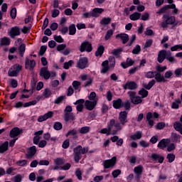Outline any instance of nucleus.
<instances>
[{
    "mask_svg": "<svg viewBox=\"0 0 182 182\" xmlns=\"http://www.w3.org/2000/svg\"><path fill=\"white\" fill-rule=\"evenodd\" d=\"M121 127L119 124H116L114 119H110L107 123V128L102 129L99 133L100 134H106L107 136H110V134L114 135L117 134V132L120 131Z\"/></svg>",
    "mask_w": 182,
    "mask_h": 182,
    "instance_id": "obj_1",
    "label": "nucleus"
},
{
    "mask_svg": "<svg viewBox=\"0 0 182 182\" xmlns=\"http://www.w3.org/2000/svg\"><path fill=\"white\" fill-rule=\"evenodd\" d=\"M109 60L103 61L102 63V68L101 73H106L110 68L113 69L116 65V60L114 58L111 57Z\"/></svg>",
    "mask_w": 182,
    "mask_h": 182,
    "instance_id": "obj_2",
    "label": "nucleus"
},
{
    "mask_svg": "<svg viewBox=\"0 0 182 182\" xmlns=\"http://www.w3.org/2000/svg\"><path fill=\"white\" fill-rule=\"evenodd\" d=\"M176 23V17L168 14L164 15V21L160 24L161 28H167L168 25H174Z\"/></svg>",
    "mask_w": 182,
    "mask_h": 182,
    "instance_id": "obj_3",
    "label": "nucleus"
},
{
    "mask_svg": "<svg viewBox=\"0 0 182 182\" xmlns=\"http://www.w3.org/2000/svg\"><path fill=\"white\" fill-rule=\"evenodd\" d=\"M22 70V65L20 64H14L12 65L8 73L9 76L11 77H15L19 75V72Z\"/></svg>",
    "mask_w": 182,
    "mask_h": 182,
    "instance_id": "obj_4",
    "label": "nucleus"
},
{
    "mask_svg": "<svg viewBox=\"0 0 182 182\" xmlns=\"http://www.w3.org/2000/svg\"><path fill=\"white\" fill-rule=\"evenodd\" d=\"M119 122H115V124L120 125V130L123 129V126L127 123V112L122 111L119 114Z\"/></svg>",
    "mask_w": 182,
    "mask_h": 182,
    "instance_id": "obj_5",
    "label": "nucleus"
},
{
    "mask_svg": "<svg viewBox=\"0 0 182 182\" xmlns=\"http://www.w3.org/2000/svg\"><path fill=\"white\" fill-rule=\"evenodd\" d=\"M128 95L129 96L130 102L133 105H140L143 100L141 97L136 95V92L129 91L128 92Z\"/></svg>",
    "mask_w": 182,
    "mask_h": 182,
    "instance_id": "obj_6",
    "label": "nucleus"
},
{
    "mask_svg": "<svg viewBox=\"0 0 182 182\" xmlns=\"http://www.w3.org/2000/svg\"><path fill=\"white\" fill-rule=\"evenodd\" d=\"M89 63V60L86 57H81L77 62V68L78 69H86Z\"/></svg>",
    "mask_w": 182,
    "mask_h": 182,
    "instance_id": "obj_7",
    "label": "nucleus"
},
{
    "mask_svg": "<svg viewBox=\"0 0 182 182\" xmlns=\"http://www.w3.org/2000/svg\"><path fill=\"white\" fill-rule=\"evenodd\" d=\"M116 161H117V158L116 156L112 157L111 159L104 161V168H110L112 167H114L116 165Z\"/></svg>",
    "mask_w": 182,
    "mask_h": 182,
    "instance_id": "obj_8",
    "label": "nucleus"
},
{
    "mask_svg": "<svg viewBox=\"0 0 182 182\" xmlns=\"http://www.w3.org/2000/svg\"><path fill=\"white\" fill-rule=\"evenodd\" d=\"M8 35H9L12 38H16V36H19V35H21V28L18 26L12 27L9 31Z\"/></svg>",
    "mask_w": 182,
    "mask_h": 182,
    "instance_id": "obj_9",
    "label": "nucleus"
},
{
    "mask_svg": "<svg viewBox=\"0 0 182 182\" xmlns=\"http://www.w3.org/2000/svg\"><path fill=\"white\" fill-rule=\"evenodd\" d=\"M55 166L52 168V170L56 171L60 170L63 164H65V159L62 158H57L54 159Z\"/></svg>",
    "mask_w": 182,
    "mask_h": 182,
    "instance_id": "obj_10",
    "label": "nucleus"
},
{
    "mask_svg": "<svg viewBox=\"0 0 182 182\" xmlns=\"http://www.w3.org/2000/svg\"><path fill=\"white\" fill-rule=\"evenodd\" d=\"M123 89H124V90H127V89H129V90H134L137 89V83L134 81H128L123 85Z\"/></svg>",
    "mask_w": 182,
    "mask_h": 182,
    "instance_id": "obj_11",
    "label": "nucleus"
},
{
    "mask_svg": "<svg viewBox=\"0 0 182 182\" xmlns=\"http://www.w3.org/2000/svg\"><path fill=\"white\" fill-rule=\"evenodd\" d=\"M53 116V112L49 111L48 112L44 114L43 115H41L38 118V122L39 123H42V122H45L46 120H48V119H50Z\"/></svg>",
    "mask_w": 182,
    "mask_h": 182,
    "instance_id": "obj_12",
    "label": "nucleus"
},
{
    "mask_svg": "<svg viewBox=\"0 0 182 182\" xmlns=\"http://www.w3.org/2000/svg\"><path fill=\"white\" fill-rule=\"evenodd\" d=\"M40 75L46 80H48L50 77V72H49L48 68L43 67L41 69Z\"/></svg>",
    "mask_w": 182,
    "mask_h": 182,
    "instance_id": "obj_13",
    "label": "nucleus"
},
{
    "mask_svg": "<svg viewBox=\"0 0 182 182\" xmlns=\"http://www.w3.org/2000/svg\"><path fill=\"white\" fill-rule=\"evenodd\" d=\"M92 52V44L89 42H84L81 44L80 52Z\"/></svg>",
    "mask_w": 182,
    "mask_h": 182,
    "instance_id": "obj_14",
    "label": "nucleus"
},
{
    "mask_svg": "<svg viewBox=\"0 0 182 182\" xmlns=\"http://www.w3.org/2000/svg\"><path fill=\"white\" fill-rule=\"evenodd\" d=\"M35 65H36V63L34 61V60H29L28 58L26 59L25 60L26 69H29V70H33V68H35Z\"/></svg>",
    "mask_w": 182,
    "mask_h": 182,
    "instance_id": "obj_15",
    "label": "nucleus"
},
{
    "mask_svg": "<svg viewBox=\"0 0 182 182\" xmlns=\"http://www.w3.org/2000/svg\"><path fill=\"white\" fill-rule=\"evenodd\" d=\"M97 102L96 101L86 100L85 102V106L87 110H93L96 107Z\"/></svg>",
    "mask_w": 182,
    "mask_h": 182,
    "instance_id": "obj_16",
    "label": "nucleus"
},
{
    "mask_svg": "<svg viewBox=\"0 0 182 182\" xmlns=\"http://www.w3.org/2000/svg\"><path fill=\"white\" fill-rule=\"evenodd\" d=\"M134 172L136 174V180H140V176H141V173H143V166H136L134 168Z\"/></svg>",
    "mask_w": 182,
    "mask_h": 182,
    "instance_id": "obj_17",
    "label": "nucleus"
},
{
    "mask_svg": "<svg viewBox=\"0 0 182 182\" xmlns=\"http://www.w3.org/2000/svg\"><path fill=\"white\" fill-rule=\"evenodd\" d=\"M167 53V51L166 50H162L159 52L158 53V62L159 63H163L164 62V60L166 59V55Z\"/></svg>",
    "mask_w": 182,
    "mask_h": 182,
    "instance_id": "obj_18",
    "label": "nucleus"
},
{
    "mask_svg": "<svg viewBox=\"0 0 182 182\" xmlns=\"http://www.w3.org/2000/svg\"><path fill=\"white\" fill-rule=\"evenodd\" d=\"M91 12L92 14V18H98L100 14L105 12V9L102 8H95Z\"/></svg>",
    "mask_w": 182,
    "mask_h": 182,
    "instance_id": "obj_19",
    "label": "nucleus"
},
{
    "mask_svg": "<svg viewBox=\"0 0 182 182\" xmlns=\"http://www.w3.org/2000/svg\"><path fill=\"white\" fill-rule=\"evenodd\" d=\"M156 82L159 83H164L165 82H167L166 79L164 78V76L161 75V73H157L155 71V76H154Z\"/></svg>",
    "mask_w": 182,
    "mask_h": 182,
    "instance_id": "obj_20",
    "label": "nucleus"
},
{
    "mask_svg": "<svg viewBox=\"0 0 182 182\" xmlns=\"http://www.w3.org/2000/svg\"><path fill=\"white\" fill-rule=\"evenodd\" d=\"M21 134V130L18 127L13 128L10 132V137L12 139H15V137H18Z\"/></svg>",
    "mask_w": 182,
    "mask_h": 182,
    "instance_id": "obj_21",
    "label": "nucleus"
},
{
    "mask_svg": "<svg viewBox=\"0 0 182 182\" xmlns=\"http://www.w3.org/2000/svg\"><path fill=\"white\" fill-rule=\"evenodd\" d=\"M42 134H43V130H40L35 132V136L33 138L34 144H38V143H39V140H41V136H42Z\"/></svg>",
    "mask_w": 182,
    "mask_h": 182,
    "instance_id": "obj_22",
    "label": "nucleus"
},
{
    "mask_svg": "<svg viewBox=\"0 0 182 182\" xmlns=\"http://www.w3.org/2000/svg\"><path fill=\"white\" fill-rule=\"evenodd\" d=\"M116 38H120L122 41L123 45H126L129 42V35L126 33H119L116 36Z\"/></svg>",
    "mask_w": 182,
    "mask_h": 182,
    "instance_id": "obj_23",
    "label": "nucleus"
},
{
    "mask_svg": "<svg viewBox=\"0 0 182 182\" xmlns=\"http://www.w3.org/2000/svg\"><path fill=\"white\" fill-rule=\"evenodd\" d=\"M134 63V60H132V58H127L126 63H122L121 66L123 69H127V68H130V66H133Z\"/></svg>",
    "mask_w": 182,
    "mask_h": 182,
    "instance_id": "obj_24",
    "label": "nucleus"
},
{
    "mask_svg": "<svg viewBox=\"0 0 182 182\" xmlns=\"http://www.w3.org/2000/svg\"><path fill=\"white\" fill-rule=\"evenodd\" d=\"M168 143H170V140L164 139L159 142L158 147L159 149H161L163 150L167 147Z\"/></svg>",
    "mask_w": 182,
    "mask_h": 182,
    "instance_id": "obj_25",
    "label": "nucleus"
},
{
    "mask_svg": "<svg viewBox=\"0 0 182 182\" xmlns=\"http://www.w3.org/2000/svg\"><path fill=\"white\" fill-rule=\"evenodd\" d=\"M83 103H85V100L83 99L78 100L75 102H74V105H77V112H82V110H83Z\"/></svg>",
    "mask_w": 182,
    "mask_h": 182,
    "instance_id": "obj_26",
    "label": "nucleus"
},
{
    "mask_svg": "<svg viewBox=\"0 0 182 182\" xmlns=\"http://www.w3.org/2000/svg\"><path fill=\"white\" fill-rule=\"evenodd\" d=\"M40 100H41V96L38 95L37 97V100H33V101H30L28 102L24 103L23 107H29L31 106H35V105H36V103H38V102H39Z\"/></svg>",
    "mask_w": 182,
    "mask_h": 182,
    "instance_id": "obj_27",
    "label": "nucleus"
},
{
    "mask_svg": "<svg viewBox=\"0 0 182 182\" xmlns=\"http://www.w3.org/2000/svg\"><path fill=\"white\" fill-rule=\"evenodd\" d=\"M143 136L141 132L138 131L135 134H133L130 136L131 140H140Z\"/></svg>",
    "mask_w": 182,
    "mask_h": 182,
    "instance_id": "obj_28",
    "label": "nucleus"
},
{
    "mask_svg": "<svg viewBox=\"0 0 182 182\" xmlns=\"http://www.w3.org/2000/svg\"><path fill=\"white\" fill-rule=\"evenodd\" d=\"M113 107H114V109H120V107H123V102H122V99L119 98L116 100H114Z\"/></svg>",
    "mask_w": 182,
    "mask_h": 182,
    "instance_id": "obj_29",
    "label": "nucleus"
},
{
    "mask_svg": "<svg viewBox=\"0 0 182 182\" xmlns=\"http://www.w3.org/2000/svg\"><path fill=\"white\" fill-rule=\"evenodd\" d=\"M141 16V13H139V12L136 11L129 16V19L131 21H139V19H140Z\"/></svg>",
    "mask_w": 182,
    "mask_h": 182,
    "instance_id": "obj_30",
    "label": "nucleus"
},
{
    "mask_svg": "<svg viewBox=\"0 0 182 182\" xmlns=\"http://www.w3.org/2000/svg\"><path fill=\"white\" fill-rule=\"evenodd\" d=\"M151 157L154 160H156V161H159V163H163L164 161V156L159 155V154H153L151 155Z\"/></svg>",
    "mask_w": 182,
    "mask_h": 182,
    "instance_id": "obj_31",
    "label": "nucleus"
},
{
    "mask_svg": "<svg viewBox=\"0 0 182 182\" xmlns=\"http://www.w3.org/2000/svg\"><path fill=\"white\" fill-rule=\"evenodd\" d=\"M9 146V142L5 141L1 145H0V153H5L8 150V146Z\"/></svg>",
    "mask_w": 182,
    "mask_h": 182,
    "instance_id": "obj_32",
    "label": "nucleus"
},
{
    "mask_svg": "<svg viewBox=\"0 0 182 182\" xmlns=\"http://www.w3.org/2000/svg\"><path fill=\"white\" fill-rule=\"evenodd\" d=\"M173 127L175 129V130H176V132H179V133H181V134H182V124L178 122H176L173 124Z\"/></svg>",
    "mask_w": 182,
    "mask_h": 182,
    "instance_id": "obj_33",
    "label": "nucleus"
},
{
    "mask_svg": "<svg viewBox=\"0 0 182 182\" xmlns=\"http://www.w3.org/2000/svg\"><path fill=\"white\" fill-rule=\"evenodd\" d=\"M104 52H105V47L103 46H100L95 52V56H102Z\"/></svg>",
    "mask_w": 182,
    "mask_h": 182,
    "instance_id": "obj_34",
    "label": "nucleus"
},
{
    "mask_svg": "<svg viewBox=\"0 0 182 182\" xmlns=\"http://www.w3.org/2000/svg\"><path fill=\"white\" fill-rule=\"evenodd\" d=\"M65 99H66L65 95L60 96L54 100V103L55 105H60V103H63V100H65Z\"/></svg>",
    "mask_w": 182,
    "mask_h": 182,
    "instance_id": "obj_35",
    "label": "nucleus"
},
{
    "mask_svg": "<svg viewBox=\"0 0 182 182\" xmlns=\"http://www.w3.org/2000/svg\"><path fill=\"white\" fill-rule=\"evenodd\" d=\"M28 154L30 157L35 156V154H36V146H33L30 147L28 151Z\"/></svg>",
    "mask_w": 182,
    "mask_h": 182,
    "instance_id": "obj_36",
    "label": "nucleus"
},
{
    "mask_svg": "<svg viewBox=\"0 0 182 182\" xmlns=\"http://www.w3.org/2000/svg\"><path fill=\"white\" fill-rule=\"evenodd\" d=\"M26 46L25 44H21L18 48V53L21 58H23V55H25Z\"/></svg>",
    "mask_w": 182,
    "mask_h": 182,
    "instance_id": "obj_37",
    "label": "nucleus"
},
{
    "mask_svg": "<svg viewBox=\"0 0 182 182\" xmlns=\"http://www.w3.org/2000/svg\"><path fill=\"white\" fill-rule=\"evenodd\" d=\"M171 139L172 141H174L175 143L180 142V135H178L176 133L171 134Z\"/></svg>",
    "mask_w": 182,
    "mask_h": 182,
    "instance_id": "obj_38",
    "label": "nucleus"
},
{
    "mask_svg": "<svg viewBox=\"0 0 182 182\" xmlns=\"http://www.w3.org/2000/svg\"><path fill=\"white\" fill-rule=\"evenodd\" d=\"M1 45L2 46H6L8 45H11V41H9V38L4 37L1 39Z\"/></svg>",
    "mask_w": 182,
    "mask_h": 182,
    "instance_id": "obj_39",
    "label": "nucleus"
},
{
    "mask_svg": "<svg viewBox=\"0 0 182 182\" xmlns=\"http://www.w3.org/2000/svg\"><path fill=\"white\" fill-rule=\"evenodd\" d=\"M139 95L141 96L142 99H144V97H147L149 92L143 88L139 91Z\"/></svg>",
    "mask_w": 182,
    "mask_h": 182,
    "instance_id": "obj_40",
    "label": "nucleus"
},
{
    "mask_svg": "<svg viewBox=\"0 0 182 182\" xmlns=\"http://www.w3.org/2000/svg\"><path fill=\"white\" fill-rule=\"evenodd\" d=\"M122 50H123L122 48L114 49L112 50V53L114 56L119 58L120 56V53H122Z\"/></svg>",
    "mask_w": 182,
    "mask_h": 182,
    "instance_id": "obj_41",
    "label": "nucleus"
},
{
    "mask_svg": "<svg viewBox=\"0 0 182 182\" xmlns=\"http://www.w3.org/2000/svg\"><path fill=\"white\" fill-rule=\"evenodd\" d=\"M171 52H177V50H182V44H178L171 48Z\"/></svg>",
    "mask_w": 182,
    "mask_h": 182,
    "instance_id": "obj_42",
    "label": "nucleus"
},
{
    "mask_svg": "<svg viewBox=\"0 0 182 182\" xmlns=\"http://www.w3.org/2000/svg\"><path fill=\"white\" fill-rule=\"evenodd\" d=\"M76 33V26L71 24L69 26V35H75Z\"/></svg>",
    "mask_w": 182,
    "mask_h": 182,
    "instance_id": "obj_43",
    "label": "nucleus"
},
{
    "mask_svg": "<svg viewBox=\"0 0 182 182\" xmlns=\"http://www.w3.org/2000/svg\"><path fill=\"white\" fill-rule=\"evenodd\" d=\"M156 80H151L148 84L144 85V87L148 90H150L153 86H154Z\"/></svg>",
    "mask_w": 182,
    "mask_h": 182,
    "instance_id": "obj_44",
    "label": "nucleus"
},
{
    "mask_svg": "<svg viewBox=\"0 0 182 182\" xmlns=\"http://www.w3.org/2000/svg\"><path fill=\"white\" fill-rule=\"evenodd\" d=\"M44 97L48 99V97H50V95H52V91L49 88H46L43 92Z\"/></svg>",
    "mask_w": 182,
    "mask_h": 182,
    "instance_id": "obj_45",
    "label": "nucleus"
},
{
    "mask_svg": "<svg viewBox=\"0 0 182 182\" xmlns=\"http://www.w3.org/2000/svg\"><path fill=\"white\" fill-rule=\"evenodd\" d=\"M69 120H75V117L73 114L66 112L65 114V121L69 122Z\"/></svg>",
    "mask_w": 182,
    "mask_h": 182,
    "instance_id": "obj_46",
    "label": "nucleus"
},
{
    "mask_svg": "<svg viewBox=\"0 0 182 182\" xmlns=\"http://www.w3.org/2000/svg\"><path fill=\"white\" fill-rule=\"evenodd\" d=\"M88 99L89 100H91L92 102L96 101V102L97 103V98H96V92H92L90 95L88 96Z\"/></svg>",
    "mask_w": 182,
    "mask_h": 182,
    "instance_id": "obj_47",
    "label": "nucleus"
},
{
    "mask_svg": "<svg viewBox=\"0 0 182 182\" xmlns=\"http://www.w3.org/2000/svg\"><path fill=\"white\" fill-rule=\"evenodd\" d=\"M156 72L157 73H161V72H164V70H167V66H161V65H157L156 67Z\"/></svg>",
    "mask_w": 182,
    "mask_h": 182,
    "instance_id": "obj_48",
    "label": "nucleus"
},
{
    "mask_svg": "<svg viewBox=\"0 0 182 182\" xmlns=\"http://www.w3.org/2000/svg\"><path fill=\"white\" fill-rule=\"evenodd\" d=\"M114 32V31L112 29L108 30L105 37V41H109V39H110V37L113 36Z\"/></svg>",
    "mask_w": 182,
    "mask_h": 182,
    "instance_id": "obj_49",
    "label": "nucleus"
},
{
    "mask_svg": "<svg viewBox=\"0 0 182 182\" xmlns=\"http://www.w3.org/2000/svg\"><path fill=\"white\" fill-rule=\"evenodd\" d=\"M60 14V11H59L58 9H54L53 10L51 11L52 18H58Z\"/></svg>",
    "mask_w": 182,
    "mask_h": 182,
    "instance_id": "obj_50",
    "label": "nucleus"
},
{
    "mask_svg": "<svg viewBox=\"0 0 182 182\" xmlns=\"http://www.w3.org/2000/svg\"><path fill=\"white\" fill-rule=\"evenodd\" d=\"M155 75H156V72L149 71L145 73V77H147L148 79H153Z\"/></svg>",
    "mask_w": 182,
    "mask_h": 182,
    "instance_id": "obj_51",
    "label": "nucleus"
},
{
    "mask_svg": "<svg viewBox=\"0 0 182 182\" xmlns=\"http://www.w3.org/2000/svg\"><path fill=\"white\" fill-rule=\"evenodd\" d=\"M168 9H173L172 13L174 15H177V14H178V9L176 8V4L168 5Z\"/></svg>",
    "mask_w": 182,
    "mask_h": 182,
    "instance_id": "obj_52",
    "label": "nucleus"
},
{
    "mask_svg": "<svg viewBox=\"0 0 182 182\" xmlns=\"http://www.w3.org/2000/svg\"><path fill=\"white\" fill-rule=\"evenodd\" d=\"M72 85L75 90H79V88L80 87V85H82V83H80V82L77 80H75L73 82Z\"/></svg>",
    "mask_w": 182,
    "mask_h": 182,
    "instance_id": "obj_53",
    "label": "nucleus"
},
{
    "mask_svg": "<svg viewBox=\"0 0 182 182\" xmlns=\"http://www.w3.org/2000/svg\"><path fill=\"white\" fill-rule=\"evenodd\" d=\"M180 103H181V101L180 100H176L171 105L172 109H178L180 106Z\"/></svg>",
    "mask_w": 182,
    "mask_h": 182,
    "instance_id": "obj_54",
    "label": "nucleus"
},
{
    "mask_svg": "<svg viewBox=\"0 0 182 182\" xmlns=\"http://www.w3.org/2000/svg\"><path fill=\"white\" fill-rule=\"evenodd\" d=\"M90 128L89 127H82L80 129V133L81 134H86V133H89Z\"/></svg>",
    "mask_w": 182,
    "mask_h": 182,
    "instance_id": "obj_55",
    "label": "nucleus"
},
{
    "mask_svg": "<svg viewBox=\"0 0 182 182\" xmlns=\"http://www.w3.org/2000/svg\"><path fill=\"white\" fill-rule=\"evenodd\" d=\"M150 18V14L149 12H144L142 15L141 14V21H149Z\"/></svg>",
    "mask_w": 182,
    "mask_h": 182,
    "instance_id": "obj_56",
    "label": "nucleus"
},
{
    "mask_svg": "<svg viewBox=\"0 0 182 182\" xmlns=\"http://www.w3.org/2000/svg\"><path fill=\"white\" fill-rule=\"evenodd\" d=\"M112 22V19L110 18H104L101 20L100 23L102 25H109Z\"/></svg>",
    "mask_w": 182,
    "mask_h": 182,
    "instance_id": "obj_57",
    "label": "nucleus"
},
{
    "mask_svg": "<svg viewBox=\"0 0 182 182\" xmlns=\"http://www.w3.org/2000/svg\"><path fill=\"white\" fill-rule=\"evenodd\" d=\"M92 17L93 18V14H92V11L91 12H85L82 14V19H86L87 18H92Z\"/></svg>",
    "mask_w": 182,
    "mask_h": 182,
    "instance_id": "obj_58",
    "label": "nucleus"
},
{
    "mask_svg": "<svg viewBox=\"0 0 182 182\" xmlns=\"http://www.w3.org/2000/svg\"><path fill=\"white\" fill-rule=\"evenodd\" d=\"M171 76H173V71L168 70L165 73L164 77L166 80V79H171Z\"/></svg>",
    "mask_w": 182,
    "mask_h": 182,
    "instance_id": "obj_59",
    "label": "nucleus"
},
{
    "mask_svg": "<svg viewBox=\"0 0 182 182\" xmlns=\"http://www.w3.org/2000/svg\"><path fill=\"white\" fill-rule=\"evenodd\" d=\"M166 159L168 160L169 163H173L176 159V156L173 154H168Z\"/></svg>",
    "mask_w": 182,
    "mask_h": 182,
    "instance_id": "obj_60",
    "label": "nucleus"
},
{
    "mask_svg": "<svg viewBox=\"0 0 182 182\" xmlns=\"http://www.w3.org/2000/svg\"><path fill=\"white\" fill-rule=\"evenodd\" d=\"M167 9H168V6H163L161 9H160L156 14H158L159 15H161V14H164L166 12V11H167Z\"/></svg>",
    "mask_w": 182,
    "mask_h": 182,
    "instance_id": "obj_61",
    "label": "nucleus"
},
{
    "mask_svg": "<svg viewBox=\"0 0 182 182\" xmlns=\"http://www.w3.org/2000/svg\"><path fill=\"white\" fill-rule=\"evenodd\" d=\"M13 181L14 182H21L22 181V175H21V174L16 175L13 178Z\"/></svg>",
    "mask_w": 182,
    "mask_h": 182,
    "instance_id": "obj_62",
    "label": "nucleus"
},
{
    "mask_svg": "<svg viewBox=\"0 0 182 182\" xmlns=\"http://www.w3.org/2000/svg\"><path fill=\"white\" fill-rule=\"evenodd\" d=\"M72 65H73V60H70L68 62L64 63V69H69Z\"/></svg>",
    "mask_w": 182,
    "mask_h": 182,
    "instance_id": "obj_63",
    "label": "nucleus"
},
{
    "mask_svg": "<svg viewBox=\"0 0 182 182\" xmlns=\"http://www.w3.org/2000/svg\"><path fill=\"white\" fill-rule=\"evenodd\" d=\"M62 127V123L60 122H55L53 126L55 130H61Z\"/></svg>",
    "mask_w": 182,
    "mask_h": 182,
    "instance_id": "obj_64",
    "label": "nucleus"
}]
</instances>
